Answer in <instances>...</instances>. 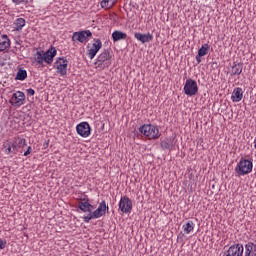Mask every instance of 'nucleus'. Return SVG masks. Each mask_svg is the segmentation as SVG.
I'll return each instance as SVG.
<instances>
[{
	"label": "nucleus",
	"instance_id": "1a4fd4ad",
	"mask_svg": "<svg viewBox=\"0 0 256 256\" xmlns=\"http://www.w3.org/2000/svg\"><path fill=\"white\" fill-rule=\"evenodd\" d=\"M118 207L121 213H131V211H133V201H131L128 196H122Z\"/></svg>",
	"mask_w": 256,
	"mask_h": 256
},
{
	"label": "nucleus",
	"instance_id": "2f4dec72",
	"mask_svg": "<svg viewBox=\"0 0 256 256\" xmlns=\"http://www.w3.org/2000/svg\"><path fill=\"white\" fill-rule=\"evenodd\" d=\"M201 57H203V56H199V54H197V56H196L197 63H201Z\"/></svg>",
	"mask_w": 256,
	"mask_h": 256
},
{
	"label": "nucleus",
	"instance_id": "0eeeda50",
	"mask_svg": "<svg viewBox=\"0 0 256 256\" xmlns=\"http://www.w3.org/2000/svg\"><path fill=\"white\" fill-rule=\"evenodd\" d=\"M9 103L12 107H22V105H25V93L22 91H16L12 94Z\"/></svg>",
	"mask_w": 256,
	"mask_h": 256
},
{
	"label": "nucleus",
	"instance_id": "a211bd4d",
	"mask_svg": "<svg viewBox=\"0 0 256 256\" xmlns=\"http://www.w3.org/2000/svg\"><path fill=\"white\" fill-rule=\"evenodd\" d=\"M11 47V40L7 35H0V51H5Z\"/></svg>",
	"mask_w": 256,
	"mask_h": 256
},
{
	"label": "nucleus",
	"instance_id": "7c9ffc66",
	"mask_svg": "<svg viewBox=\"0 0 256 256\" xmlns=\"http://www.w3.org/2000/svg\"><path fill=\"white\" fill-rule=\"evenodd\" d=\"M6 151H7V153H15L13 151V147H11V146H9Z\"/></svg>",
	"mask_w": 256,
	"mask_h": 256
},
{
	"label": "nucleus",
	"instance_id": "473e14b6",
	"mask_svg": "<svg viewBox=\"0 0 256 256\" xmlns=\"http://www.w3.org/2000/svg\"><path fill=\"white\" fill-rule=\"evenodd\" d=\"M254 148L256 149V138L254 139Z\"/></svg>",
	"mask_w": 256,
	"mask_h": 256
},
{
	"label": "nucleus",
	"instance_id": "a878e982",
	"mask_svg": "<svg viewBox=\"0 0 256 256\" xmlns=\"http://www.w3.org/2000/svg\"><path fill=\"white\" fill-rule=\"evenodd\" d=\"M162 149H171L173 147V144H171V139H165L161 142Z\"/></svg>",
	"mask_w": 256,
	"mask_h": 256
},
{
	"label": "nucleus",
	"instance_id": "39448f33",
	"mask_svg": "<svg viewBox=\"0 0 256 256\" xmlns=\"http://www.w3.org/2000/svg\"><path fill=\"white\" fill-rule=\"evenodd\" d=\"M67 67H69V61L65 57H59L56 59L54 68L60 77H65V75H67Z\"/></svg>",
	"mask_w": 256,
	"mask_h": 256
},
{
	"label": "nucleus",
	"instance_id": "ddd939ff",
	"mask_svg": "<svg viewBox=\"0 0 256 256\" xmlns=\"http://www.w3.org/2000/svg\"><path fill=\"white\" fill-rule=\"evenodd\" d=\"M78 209L82 211V213H91L93 211V205L89 203V198H84L78 203Z\"/></svg>",
	"mask_w": 256,
	"mask_h": 256
},
{
	"label": "nucleus",
	"instance_id": "b1692460",
	"mask_svg": "<svg viewBox=\"0 0 256 256\" xmlns=\"http://www.w3.org/2000/svg\"><path fill=\"white\" fill-rule=\"evenodd\" d=\"M209 49H211L209 44L202 45L201 48L198 50L199 57H205V55H207V53H209Z\"/></svg>",
	"mask_w": 256,
	"mask_h": 256
},
{
	"label": "nucleus",
	"instance_id": "2eb2a0df",
	"mask_svg": "<svg viewBox=\"0 0 256 256\" xmlns=\"http://www.w3.org/2000/svg\"><path fill=\"white\" fill-rule=\"evenodd\" d=\"M242 99H243V88L241 87L234 88L231 95V101L233 103H239V101H242Z\"/></svg>",
	"mask_w": 256,
	"mask_h": 256
},
{
	"label": "nucleus",
	"instance_id": "cd10ccee",
	"mask_svg": "<svg viewBox=\"0 0 256 256\" xmlns=\"http://www.w3.org/2000/svg\"><path fill=\"white\" fill-rule=\"evenodd\" d=\"M7 247V241L0 239V250L5 249Z\"/></svg>",
	"mask_w": 256,
	"mask_h": 256
},
{
	"label": "nucleus",
	"instance_id": "7ed1b4c3",
	"mask_svg": "<svg viewBox=\"0 0 256 256\" xmlns=\"http://www.w3.org/2000/svg\"><path fill=\"white\" fill-rule=\"evenodd\" d=\"M251 171H253V160L251 159L241 158L235 167V173H237L239 177L249 175Z\"/></svg>",
	"mask_w": 256,
	"mask_h": 256
},
{
	"label": "nucleus",
	"instance_id": "f8f14e48",
	"mask_svg": "<svg viewBox=\"0 0 256 256\" xmlns=\"http://www.w3.org/2000/svg\"><path fill=\"white\" fill-rule=\"evenodd\" d=\"M244 251L243 244L237 243L229 247L226 256H243Z\"/></svg>",
	"mask_w": 256,
	"mask_h": 256
},
{
	"label": "nucleus",
	"instance_id": "f3484780",
	"mask_svg": "<svg viewBox=\"0 0 256 256\" xmlns=\"http://www.w3.org/2000/svg\"><path fill=\"white\" fill-rule=\"evenodd\" d=\"M27 145V140L24 138H16L12 143V149L14 153H17L19 149H23Z\"/></svg>",
	"mask_w": 256,
	"mask_h": 256
},
{
	"label": "nucleus",
	"instance_id": "393cba45",
	"mask_svg": "<svg viewBox=\"0 0 256 256\" xmlns=\"http://www.w3.org/2000/svg\"><path fill=\"white\" fill-rule=\"evenodd\" d=\"M27 79V70L19 69L16 74L17 81H25Z\"/></svg>",
	"mask_w": 256,
	"mask_h": 256
},
{
	"label": "nucleus",
	"instance_id": "4468645a",
	"mask_svg": "<svg viewBox=\"0 0 256 256\" xmlns=\"http://www.w3.org/2000/svg\"><path fill=\"white\" fill-rule=\"evenodd\" d=\"M97 63L98 65H103L105 63L106 67H109L111 65V55L109 52L104 51L97 57Z\"/></svg>",
	"mask_w": 256,
	"mask_h": 256
},
{
	"label": "nucleus",
	"instance_id": "20e7f679",
	"mask_svg": "<svg viewBox=\"0 0 256 256\" xmlns=\"http://www.w3.org/2000/svg\"><path fill=\"white\" fill-rule=\"evenodd\" d=\"M139 131L149 140H155L161 137V134L159 133V127L153 124H144L139 128Z\"/></svg>",
	"mask_w": 256,
	"mask_h": 256
},
{
	"label": "nucleus",
	"instance_id": "423d86ee",
	"mask_svg": "<svg viewBox=\"0 0 256 256\" xmlns=\"http://www.w3.org/2000/svg\"><path fill=\"white\" fill-rule=\"evenodd\" d=\"M183 91L185 95H188V97H193L199 93V86L197 85V81L189 78L186 80L184 84Z\"/></svg>",
	"mask_w": 256,
	"mask_h": 256
},
{
	"label": "nucleus",
	"instance_id": "dca6fc26",
	"mask_svg": "<svg viewBox=\"0 0 256 256\" xmlns=\"http://www.w3.org/2000/svg\"><path fill=\"white\" fill-rule=\"evenodd\" d=\"M134 37L137 41H140V43H150V41H153V34L151 33L142 34L136 32Z\"/></svg>",
	"mask_w": 256,
	"mask_h": 256
},
{
	"label": "nucleus",
	"instance_id": "412c9836",
	"mask_svg": "<svg viewBox=\"0 0 256 256\" xmlns=\"http://www.w3.org/2000/svg\"><path fill=\"white\" fill-rule=\"evenodd\" d=\"M182 229L186 235H189V233L195 229V223L193 221H188L182 226Z\"/></svg>",
	"mask_w": 256,
	"mask_h": 256
},
{
	"label": "nucleus",
	"instance_id": "f03ea898",
	"mask_svg": "<svg viewBox=\"0 0 256 256\" xmlns=\"http://www.w3.org/2000/svg\"><path fill=\"white\" fill-rule=\"evenodd\" d=\"M107 211H109V206H107L105 200H102L96 210H92L91 213L83 217L84 223H90L93 219H101V217H105Z\"/></svg>",
	"mask_w": 256,
	"mask_h": 256
},
{
	"label": "nucleus",
	"instance_id": "aec40b11",
	"mask_svg": "<svg viewBox=\"0 0 256 256\" xmlns=\"http://www.w3.org/2000/svg\"><path fill=\"white\" fill-rule=\"evenodd\" d=\"M241 73H243V64L234 62L230 70L231 77L240 75Z\"/></svg>",
	"mask_w": 256,
	"mask_h": 256
},
{
	"label": "nucleus",
	"instance_id": "c85d7f7f",
	"mask_svg": "<svg viewBox=\"0 0 256 256\" xmlns=\"http://www.w3.org/2000/svg\"><path fill=\"white\" fill-rule=\"evenodd\" d=\"M15 5H21V3H29V0H12Z\"/></svg>",
	"mask_w": 256,
	"mask_h": 256
},
{
	"label": "nucleus",
	"instance_id": "c756f323",
	"mask_svg": "<svg viewBox=\"0 0 256 256\" xmlns=\"http://www.w3.org/2000/svg\"><path fill=\"white\" fill-rule=\"evenodd\" d=\"M32 148L31 146L28 147L27 151L24 152V157H27L28 155H31Z\"/></svg>",
	"mask_w": 256,
	"mask_h": 256
},
{
	"label": "nucleus",
	"instance_id": "bb28decb",
	"mask_svg": "<svg viewBox=\"0 0 256 256\" xmlns=\"http://www.w3.org/2000/svg\"><path fill=\"white\" fill-rule=\"evenodd\" d=\"M26 94L28 97H33V95H35V90L32 88L26 89Z\"/></svg>",
	"mask_w": 256,
	"mask_h": 256
},
{
	"label": "nucleus",
	"instance_id": "9d476101",
	"mask_svg": "<svg viewBox=\"0 0 256 256\" xmlns=\"http://www.w3.org/2000/svg\"><path fill=\"white\" fill-rule=\"evenodd\" d=\"M89 37H93V33H91L90 30L74 32L72 36V41H79V43H87Z\"/></svg>",
	"mask_w": 256,
	"mask_h": 256
},
{
	"label": "nucleus",
	"instance_id": "f257e3e1",
	"mask_svg": "<svg viewBox=\"0 0 256 256\" xmlns=\"http://www.w3.org/2000/svg\"><path fill=\"white\" fill-rule=\"evenodd\" d=\"M55 57H57V48L55 46H51L47 51L38 50L34 54L33 65L43 69L45 65H53Z\"/></svg>",
	"mask_w": 256,
	"mask_h": 256
},
{
	"label": "nucleus",
	"instance_id": "9b49d317",
	"mask_svg": "<svg viewBox=\"0 0 256 256\" xmlns=\"http://www.w3.org/2000/svg\"><path fill=\"white\" fill-rule=\"evenodd\" d=\"M76 132L80 137L87 139L91 135V125H89V122H81L76 126Z\"/></svg>",
	"mask_w": 256,
	"mask_h": 256
},
{
	"label": "nucleus",
	"instance_id": "6e6552de",
	"mask_svg": "<svg viewBox=\"0 0 256 256\" xmlns=\"http://www.w3.org/2000/svg\"><path fill=\"white\" fill-rule=\"evenodd\" d=\"M102 47H103V42H101V39L94 38L92 45L88 46L87 55L89 59H95V56L97 55V53H99Z\"/></svg>",
	"mask_w": 256,
	"mask_h": 256
},
{
	"label": "nucleus",
	"instance_id": "5701e85b",
	"mask_svg": "<svg viewBox=\"0 0 256 256\" xmlns=\"http://www.w3.org/2000/svg\"><path fill=\"white\" fill-rule=\"evenodd\" d=\"M117 3V0H102L100 5L102 9H111Z\"/></svg>",
	"mask_w": 256,
	"mask_h": 256
},
{
	"label": "nucleus",
	"instance_id": "6ab92c4d",
	"mask_svg": "<svg viewBox=\"0 0 256 256\" xmlns=\"http://www.w3.org/2000/svg\"><path fill=\"white\" fill-rule=\"evenodd\" d=\"M26 23L27 22L25 21L24 18H17L13 22V29H14V31H18V32L23 31V27H25Z\"/></svg>",
	"mask_w": 256,
	"mask_h": 256
},
{
	"label": "nucleus",
	"instance_id": "4be33fe9",
	"mask_svg": "<svg viewBox=\"0 0 256 256\" xmlns=\"http://www.w3.org/2000/svg\"><path fill=\"white\" fill-rule=\"evenodd\" d=\"M112 39L114 42L121 41V39H127V35L121 31H114L112 33Z\"/></svg>",
	"mask_w": 256,
	"mask_h": 256
}]
</instances>
